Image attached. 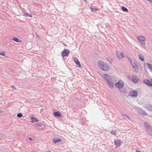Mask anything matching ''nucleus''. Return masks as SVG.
Returning <instances> with one entry per match:
<instances>
[{
    "mask_svg": "<svg viewBox=\"0 0 152 152\" xmlns=\"http://www.w3.org/2000/svg\"><path fill=\"white\" fill-rule=\"evenodd\" d=\"M97 64L99 68L102 71H107L110 69V66L109 64L102 61H99Z\"/></svg>",
    "mask_w": 152,
    "mask_h": 152,
    "instance_id": "f257e3e1",
    "label": "nucleus"
},
{
    "mask_svg": "<svg viewBox=\"0 0 152 152\" xmlns=\"http://www.w3.org/2000/svg\"><path fill=\"white\" fill-rule=\"evenodd\" d=\"M144 124L146 132L149 134L152 135V127L150 126L149 124L146 122H145Z\"/></svg>",
    "mask_w": 152,
    "mask_h": 152,
    "instance_id": "f03ea898",
    "label": "nucleus"
},
{
    "mask_svg": "<svg viewBox=\"0 0 152 152\" xmlns=\"http://www.w3.org/2000/svg\"><path fill=\"white\" fill-rule=\"evenodd\" d=\"M115 86L118 89L122 88L124 86V82L121 80H119L115 83Z\"/></svg>",
    "mask_w": 152,
    "mask_h": 152,
    "instance_id": "7ed1b4c3",
    "label": "nucleus"
},
{
    "mask_svg": "<svg viewBox=\"0 0 152 152\" xmlns=\"http://www.w3.org/2000/svg\"><path fill=\"white\" fill-rule=\"evenodd\" d=\"M138 95V94L137 91L136 90H132L129 93L128 95L129 96H130L132 97H136Z\"/></svg>",
    "mask_w": 152,
    "mask_h": 152,
    "instance_id": "20e7f679",
    "label": "nucleus"
},
{
    "mask_svg": "<svg viewBox=\"0 0 152 152\" xmlns=\"http://www.w3.org/2000/svg\"><path fill=\"white\" fill-rule=\"evenodd\" d=\"M70 53V51L68 49H65L63 50L61 53V56L62 57L67 56L69 55Z\"/></svg>",
    "mask_w": 152,
    "mask_h": 152,
    "instance_id": "39448f33",
    "label": "nucleus"
},
{
    "mask_svg": "<svg viewBox=\"0 0 152 152\" xmlns=\"http://www.w3.org/2000/svg\"><path fill=\"white\" fill-rule=\"evenodd\" d=\"M116 54L117 57L119 59L123 58L124 57V55L123 53H121L118 51H117Z\"/></svg>",
    "mask_w": 152,
    "mask_h": 152,
    "instance_id": "423d86ee",
    "label": "nucleus"
},
{
    "mask_svg": "<svg viewBox=\"0 0 152 152\" xmlns=\"http://www.w3.org/2000/svg\"><path fill=\"white\" fill-rule=\"evenodd\" d=\"M107 83L110 88L112 89L113 88L114 86V83L112 79Z\"/></svg>",
    "mask_w": 152,
    "mask_h": 152,
    "instance_id": "0eeeda50",
    "label": "nucleus"
},
{
    "mask_svg": "<svg viewBox=\"0 0 152 152\" xmlns=\"http://www.w3.org/2000/svg\"><path fill=\"white\" fill-rule=\"evenodd\" d=\"M132 82L135 83H137L139 80V78L136 75L132 76Z\"/></svg>",
    "mask_w": 152,
    "mask_h": 152,
    "instance_id": "6e6552de",
    "label": "nucleus"
},
{
    "mask_svg": "<svg viewBox=\"0 0 152 152\" xmlns=\"http://www.w3.org/2000/svg\"><path fill=\"white\" fill-rule=\"evenodd\" d=\"M142 82L144 83L149 86H152V83L149 80L145 79L143 80Z\"/></svg>",
    "mask_w": 152,
    "mask_h": 152,
    "instance_id": "1a4fd4ad",
    "label": "nucleus"
},
{
    "mask_svg": "<svg viewBox=\"0 0 152 152\" xmlns=\"http://www.w3.org/2000/svg\"><path fill=\"white\" fill-rule=\"evenodd\" d=\"M137 39L140 42H145V37L142 36H137Z\"/></svg>",
    "mask_w": 152,
    "mask_h": 152,
    "instance_id": "9d476101",
    "label": "nucleus"
},
{
    "mask_svg": "<svg viewBox=\"0 0 152 152\" xmlns=\"http://www.w3.org/2000/svg\"><path fill=\"white\" fill-rule=\"evenodd\" d=\"M104 78L106 81L107 82H109L110 80L112 79L110 76L107 74L104 75Z\"/></svg>",
    "mask_w": 152,
    "mask_h": 152,
    "instance_id": "9b49d317",
    "label": "nucleus"
},
{
    "mask_svg": "<svg viewBox=\"0 0 152 152\" xmlns=\"http://www.w3.org/2000/svg\"><path fill=\"white\" fill-rule=\"evenodd\" d=\"M114 144L116 147H120L121 145V140H115L114 141Z\"/></svg>",
    "mask_w": 152,
    "mask_h": 152,
    "instance_id": "f8f14e48",
    "label": "nucleus"
},
{
    "mask_svg": "<svg viewBox=\"0 0 152 152\" xmlns=\"http://www.w3.org/2000/svg\"><path fill=\"white\" fill-rule=\"evenodd\" d=\"M35 126H36L37 127H40V128L39 129H43L45 128V126L44 124L41 123H36L35 124Z\"/></svg>",
    "mask_w": 152,
    "mask_h": 152,
    "instance_id": "ddd939ff",
    "label": "nucleus"
},
{
    "mask_svg": "<svg viewBox=\"0 0 152 152\" xmlns=\"http://www.w3.org/2000/svg\"><path fill=\"white\" fill-rule=\"evenodd\" d=\"M53 115L54 116L58 117H60L61 116V114L58 111H57L54 112Z\"/></svg>",
    "mask_w": 152,
    "mask_h": 152,
    "instance_id": "4468645a",
    "label": "nucleus"
},
{
    "mask_svg": "<svg viewBox=\"0 0 152 152\" xmlns=\"http://www.w3.org/2000/svg\"><path fill=\"white\" fill-rule=\"evenodd\" d=\"M53 140L54 144H56L62 141V140L61 139H56L55 138H53Z\"/></svg>",
    "mask_w": 152,
    "mask_h": 152,
    "instance_id": "2eb2a0df",
    "label": "nucleus"
},
{
    "mask_svg": "<svg viewBox=\"0 0 152 152\" xmlns=\"http://www.w3.org/2000/svg\"><path fill=\"white\" fill-rule=\"evenodd\" d=\"M12 39L18 42H22V41L21 40H20L17 37H14Z\"/></svg>",
    "mask_w": 152,
    "mask_h": 152,
    "instance_id": "dca6fc26",
    "label": "nucleus"
},
{
    "mask_svg": "<svg viewBox=\"0 0 152 152\" xmlns=\"http://www.w3.org/2000/svg\"><path fill=\"white\" fill-rule=\"evenodd\" d=\"M31 123H33L35 122H36L39 121V120H37V119L34 117H31Z\"/></svg>",
    "mask_w": 152,
    "mask_h": 152,
    "instance_id": "f3484780",
    "label": "nucleus"
},
{
    "mask_svg": "<svg viewBox=\"0 0 152 152\" xmlns=\"http://www.w3.org/2000/svg\"><path fill=\"white\" fill-rule=\"evenodd\" d=\"M149 111H152V105L150 104L146 105V107Z\"/></svg>",
    "mask_w": 152,
    "mask_h": 152,
    "instance_id": "a211bd4d",
    "label": "nucleus"
},
{
    "mask_svg": "<svg viewBox=\"0 0 152 152\" xmlns=\"http://www.w3.org/2000/svg\"><path fill=\"white\" fill-rule=\"evenodd\" d=\"M146 65H147L148 68L152 72V65L149 63H146Z\"/></svg>",
    "mask_w": 152,
    "mask_h": 152,
    "instance_id": "6ab92c4d",
    "label": "nucleus"
},
{
    "mask_svg": "<svg viewBox=\"0 0 152 152\" xmlns=\"http://www.w3.org/2000/svg\"><path fill=\"white\" fill-rule=\"evenodd\" d=\"M138 57L140 60H141L142 61H144V57L142 56V55L141 54H138Z\"/></svg>",
    "mask_w": 152,
    "mask_h": 152,
    "instance_id": "aec40b11",
    "label": "nucleus"
},
{
    "mask_svg": "<svg viewBox=\"0 0 152 152\" xmlns=\"http://www.w3.org/2000/svg\"><path fill=\"white\" fill-rule=\"evenodd\" d=\"M91 10L92 12H96L97 11L99 10V9L97 8L91 7Z\"/></svg>",
    "mask_w": 152,
    "mask_h": 152,
    "instance_id": "412c9836",
    "label": "nucleus"
},
{
    "mask_svg": "<svg viewBox=\"0 0 152 152\" xmlns=\"http://www.w3.org/2000/svg\"><path fill=\"white\" fill-rule=\"evenodd\" d=\"M121 10H123V11L125 12H128V9L125 7L124 6H122L121 7Z\"/></svg>",
    "mask_w": 152,
    "mask_h": 152,
    "instance_id": "4be33fe9",
    "label": "nucleus"
},
{
    "mask_svg": "<svg viewBox=\"0 0 152 152\" xmlns=\"http://www.w3.org/2000/svg\"><path fill=\"white\" fill-rule=\"evenodd\" d=\"M119 90L121 92L124 93H125L126 92V90L124 88V89H119Z\"/></svg>",
    "mask_w": 152,
    "mask_h": 152,
    "instance_id": "5701e85b",
    "label": "nucleus"
},
{
    "mask_svg": "<svg viewBox=\"0 0 152 152\" xmlns=\"http://www.w3.org/2000/svg\"><path fill=\"white\" fill-rule=\"evenodd\" d=\"M75 64L78 67L80 68L81 67V65L79 61H77Z\"/></svg>",
    "mask_w": 152,
    "mask_h": 152,
    "instance_id": "b1692460",
    "label": "nucleus"
},
{
    "mask_svg": "<svg viewBox=\"0 0 152 152\" xmlns=\"http://www.w3.org/2000/svg\"><path fill=\"white\" fill-rule=\"evenodd\" d=\"M107 61L110 63V64L112 62L113 60V59L111 58L110 57H108L107 58Z\"/></svg>",
    "mask_w": 152,
    "mask_h": 152,
    "instance_id": "393cba45",
    "label": "nucleus"
},
{
    "mask_svg": "<svg viewBox=\"0 0 152 152\" xmlns=\"http://www.w3.org/2000/svg\"><path fill=\"white\" fill-rule=\"evenodd\" d=\"M141 45L142 46L143 48H146V45L145 42H140Z\"/></svg>",
    "mask_w": 152,
    "mask_h": 152,
    "instance_id": "a878e982",
    "label": "nucleus"
},
{
    "mask_svg": "<svg viewBox=\"0 0 152 152\" xmlns=\"http://www.w3.org/2000/svg\"><path fill=\"white\" fill-rule=\"evenodd\" d=\"M24 15H25L26 17H32V15L28 13H26V12L24 13Z\"/></svg>",
    "mask_w": 152,
    "mask_h": 152,
    "instance_id": "bb28decb",
    "label": "nucleus"
},
{
    "mask_svg": "<svg viewBox=\"0 0 152 152\" xmlns=\"http://www.w3.org/2000/svg\"><path fill=\"white\" fill-rule=\"evenodd\" d=\"M17 116L18 118H20L23 116V114L21 113H19L17 114Z\"/></svg>",
    "mask_w": 152,
    "mask_h": 152,
    "instance_id": "cd10ccee",
    "label": "nucleus"
},
{
    "mask_svg": "<svg viewBox=\"0 0 152 152\" xmlns=\"http://www.w3.org/2000/svg\"><path fill=\"white\" fill-rule=\"evenodd\" d=\"M111 133L112 134L114 135H115V136L116 135V131H114L112 130L111 132Z\"/></svg>",
    "mask_w": 152,
    "mask_h": 152,
    "instance_id": "c85d7f7f",
    "label": "nucleus"
},
{
    "mask_svg": "<svg viewBox=\"0 0 152 152\" xmlns=\"http://www.w3.org/2000/svg\"><path fill=\"white\" fill-rule=\"evenodd\" d=\"M130 63L132 65H137V64L134 63V61H133L132 60L130 62Z\"/></svg>",
    "mask_w": 152,
    "mask_h": 152,
    "instance_id": "c756f323",
    "label": "nucleus"
},
{
    "mask_svg": "<svg viewBox=\"0 0 152 152\" xmlns=\"http://www.w3.org/2000/svg\"><path fill=\"white\" fill-rule=\"evenodd\" d=\"M141 115H147V114L146 113V112L145 111H144L142 110V112H141Z\"/></svg>",
    "mask_w": 152,
    "mask_h": 152,
    "instance_id": "7c9ffc66",
    "label": "nucleus"
},
{
    "mask_svg": "<svg viewBox=\"0 0 152 152\" xmlns=\"http://www.w3.org/2000/svg\"><path fill=\"white\" fill-rule=\"evenodd\" d=\"M74 62L76 63L77 61H79L78 59L77 58V57H75L74 58Z\"/></svg>",
    "mask_w": 152,
    "mask_h": 152,
    "instance_id": "2f4dec72",
    "label": "nucleus"
},
{
    "mask_svg": "<svg viewBox=\"0 0 152 152\" xmlns=\"http://www.w3.org/2000/svg\"><path fill=\"white\" fill-rule=\"evenodd\" d=\"M138 66H136V67L134 68V71L136 72H138V70L137 68Z\"/></svg>",
    "mask_w": 152,
    "mask_h": 152,
    "instance_id": "473e14b6",
    "label": "nucleus"
},
{
    "mask_svg": "<svg viewBox=\"0 0 152 152\" xmlns=\"http://www.w3.org/2000/svg\"><path fill=\"white\" fill-rule=\"evenodd\" d=\"M0 55L3 56H4L5 55V54L3 52H1L0 53Z\"/></svg>",
    "mask_w": 152,
    "mask_h": 152,
    "instance_id": "72a5a7b5",
    "label": "nucleus"
},
{
    "mask_svg": "<svg viewBox=\"0 0 152 152\" xmlns=\"http://www.w3.org/2000/svg\"><path fill=\"white\" fill-rule=\"evenodd\" d=\"M142 110L141 109H139L138 110V112L139 113H140V114H141V112H142Z\"/></svg>",
    "mask_w": 152,
    "mask_h": 152,
    "instance_id": "f704fd0d",
    "label": "nucleus"
},
{
    "mask_svg": "<svg viewBox=\"0 0 152 152\" xmlns=\"http://www.w3.org/2000/svg\"><path fill=\"white\" fill-rule=\"evenodd\" d=\"M123 115L128 118L129 119H130V118H129V116L127 115H126V114H124V115Z\"/></svg>",
    "mask_w": 152,
    "mask_h": 152,
    "instance_id": "c9c22d12",
    "label": "nucleus"
},
{
    "mask_svg": "<svg viewBox=\"0 0 152 152\" xmlns=\"http://www.w3.org/2000/svg\"><path fill=\"white\" fill-rule=\"evenodd\" d=\"M35 37H38V38H39V37H38V34L36 32H35Z\"/></svg>",
    "mask_w": 152,
    "mask_h": 152,
    "instance_id": "e433bc0d",
    "label": "nucleus"
},
{
    "mask_svg": "<svg viewBox=\"0 0 152 152\" xmlns=\"http://www.w3.org/2000/svg\"><path fill=\"white\" fill-rule=\"evenodd\" d=\"M132 68L134 69L136 67V66H137V65H132Z\"/></svg>",
    "mask_w": 152,
    "mask_h": 152,
    "instance_id": "4c0bfd02",
    "label": "nucleus"
},
{
    "mask_svg": "<svg viewBox=\"0 0 152 152\" xmlns=\"http://www.w3.org/2000/svg\"><path fill=\"white\" fill-rule=\"evenodd\" d=\"M136 152H144L143 151H141L140 150H136Z\"/></svg>",
    "mask_w": 152,
    "mask_h": 152,
    "instance_id": "58836bf2",
    "label": "nucleus"
},
{
    "mask_svg": "<svg viewBox=\"0 0 152 152\" xmlns=\"http://www.w3.org/2000/svg\"><path fill=\"white\" fill-rule=\"evenodd\" d=\"M127 58L129 60V61L130 62L131 61H132V60L130 59V58H129V57H127Z\"/></svg>",
    "mask_w": 152,
    "mask_h": 152,
    "instance_id": "ea45409f",
    "label": "nucleus"
},
{
    "mask_svg": "<svg viewBox=\"0 0 152 152\" xmlns=\"http://www.w3.org/2000/svg\"><path fill=\"white\" fill-rule=\"evenodd\" d=\"M28 139L30 141H32V138L31 137H29L28 138Z\"/></svg>",
    "mask_w": 152,
    "mask_h": 152,
    "instance_id": "a19ab883",
    "label": "nucleus"
},
{
    "mask_svg": "<svg viewBox=\"0 0 152 152\" xmlns=\"http://www.w3.org/2000/svg\"><path fill=\"white\" fill-rule=\"evenodd\" d=\"M11 87L14 88L15 89H16V88H15V87L14 86H12Z\"/></svg>",
    "mask_w": 152,
    "mask_h": 152,
    "instance_id": "79ce46f5",
    "label": "nucleus"
},
{
    "mask_svg": "<svg viewBox=\"0 0 152 152\" xmlns=\"http://www.w3.org/2000/svg\"><path fill=\"white\" fill-rule=\"evenodd\" d=\"M2 112V110H0V113H1Z\"/></svg>",
    "mask_w": 152,
    "mask_h": 152,
    "instance_id": "37998d69",
    "label": "nucleus"
},
{
    "mask_svg": "<svg viewBox=\"0 0 152 152\" xmlns=\"http://www.w3.org/2000/svg\"><path fill=\"white\" fill-rule=\"evenodd\" d=\"M47 152H52L50 151H47Z\"/></svg>",
    "mask_w": 152,
    "mask_h": 152,
    "instance_id": "c03bdc74",
    "label": "nucleus"
},
{
    "mask_svg": "<svg viewBox=\"0 0 152 152\" xmlns=\"http://www.w3.org/2000/svg\"><path fill=\"white\" fill-rule=\"evenodd\" d=\"M128 78L129 79V77L128 76Z\"/></svg>",
    "mask_w": 152,
    "mask_h": 152,
    "instance_id": "a18cd8bd",
    "label": "nucleus"
},
{
    "mask_svg": "<svg viewBox=\"0 0 152 152\" xmlns=\"http://www.w3.org/2000/svg\"><path fill=\"white\" fill-rule=\"evenodd\" d=\"M85 1H86V0H84Z\"/></svg>",
    "mask_w": 152,
    "mask_h": 152,
    "instance_id": "49530a36",
    "label": "nucleus"
}]
</instances>
